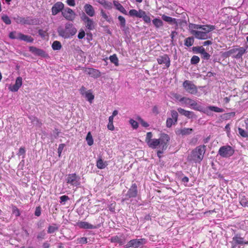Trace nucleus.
I'll list each match as a JSON object with an SVG mask.
<instances>
[{
	"label": "nucleus",
	"instance_id": "nucleus-22",
	"mask_svg": "<svg viewBox=\"0 0 248 248\" xmlns=\"http://www.w3.org/2000/svg\"><path fill=\"white\" fill-rule=\"evenodd\" d=\"M84 9L86 13L90 16H93L95 12L92 5L89 4H86L84 6Z\"/></svg>",
	"mask_w": 248,
	"mask_h": 248
},
{
	"label": "nucleus",
	"instance_id": "nucleus-29",
	"mask_svg": "<svg viewBox=\"0 0 248 248\" xmlns=\"http://www.w3.org/2000/svg\"><path fill=\"white\" fill-rule=\"evenodd\" d=\"M201 29L204 31V32H206L207 34L209 32L215 30V26L210 25H202Z\"/></svg>",
	"mask_w": 248,
	"mask_h": 248
},
{
	"label": "nucleus",
	"instance_id": "nucleus-59",
	"mask_svg": "<svg viewBox=\"0 0 248 248\" xmlns=\"http://www.w3.org/2000/svg\"><path fill=\"white\" fill-rule=\"evenodd\" d=\"M41 214V208L40 206L36 207L34 212L35 216L39 217Z\"/></svg>",
	"mask_w": 248,
	"mask_h": 248
},
{
	"label": "nucleus",
	"instance_id": "nucleus-12",
	"mask_svg": "<svg viewBox=\"0 0 248 248\" xmlns=\"http://www.w3.org/2000/svg\"><path fill=\"white\" fill-rule=\"evenodd\" d=\"M157 62L159 64H164L166 67L165 68H169L170 65V58L166 54L159 56L157 58ZM163 69H165V67H163Z\"/></svg>",
	"mask_w": 248,
	"mask_h": 248
},
{
	"label": "nucleus",
	"instance_id": "nucleus-56",
	"mask_svg": "<svg viewBox=\"0 0 248 248\" xmlns=\"http://www.w3.org/2000/svg\"><path fill=\"white\" fill-rule=\"evenodd\" d=\"M138 120L142 126L144 127H147L149 126V124L147 122H145L141 117H139L138 118Z\"/></svg>",
	"mask_w": 248,
	"mask_h": 248
},
{
	"label": "nucleus",
	"instance_id": "nucleus-41",
	"mask_svg": "<svg viewBox=\"0 0 248 248\" xmlns=\"http://www.w3.org/2000/svg\"><path fill=\"white\" fill-rule=\"evenodd\" d=\"M200 61V58L196 55L193 56L190 60V63L191 64H197Z\"/></svg>",
	"mask_w": 248,
	"mask_h": 248
},
{
	"label": "nucleus",
	"instance_id": "nucleus-32",
	"mask_svg": "<svg viewBox=\"0 0 248 248\" xmlns=\"http://www.w3.org/2000/svg\"><path fill=\"white\" fill-rule=\"evenodd\" d=\"M194 41V39L193 37H187L185 40L184 45L187 47L191 46L193 45Z\"/></svg>",
	"mask_w": 248,
	"mask_h": 248
},
{
	"label": "nucleus",
	"instance_id": "nucleus-30",
	"mask_svg": "<svg viewBox=\"0 0 248 248\" xmlns=\"http://www.w3.org/2000/svg\"><path fill=\"white\" fill-rule=\"evenodd\" d=\"M120 21V26L122 30L124 31L126 28V21L125 18L122 16H119L118 17Z\"/></svg>",
	"mask_w": 248,
	"mask_h": 248
},
{
	"label": "nucleus",
	"instance_id": "nucleus-31",
	"mask_svg": "<svg viewBox=\"0 0 248 248\" xmlns=\"http://www.w3.org/2000/svg\"><path fill=\"white\" fill-rule=\"evenodd\" d=\"M193 101H194L193 100H192V99H190L189 98L186 97H182L179 100L180 102H182V103H184L186 105H188L190 107H191V104H192Z\"/></svg>",
	"mask_w": 248,
	"mask_h": 248
},
{
	"label": "nucleus",
	"instance_id": "nucleus-62",
	"mask_svg": "<svg viewBox=\"0 0 248 248\" xmlns=\"http://www.w3.org/2000/svg\"><path fill=\"white\" fill-rule=\"evenodd\" d=\"M85 33L84 31L81 29L80 30L78 34V37L79 39H83L85 36Z\"/></svg>",
	"mask_w": 248,
	"mask_h": 248
},
{
	"label": "nucleus",
	"instance_id": "nucleus-25",
	"mask_svg": "<svg viewBox=\"0 0 248 248\" xmlns=\"http://www.w3.org/2000/svg\"><path fill=\"white\" fill-rule=\"evenodd\" d=\"M113 4L117 10H119L124 14L127 15V11L118 1H113Z\"/></svg>",
	"mask_w": 248,
	"mask_h": 248
},
{
	"label": "nucleus",
	"instance_id": "nucleus-39",
	"mask_svg": "<svg viewBox=\"0 0 248 248\" xmlns=\"http://www.w3.org/2000/svg\"><path fill=\"white\" fill-rule=\"evenodd\" d=\"M206 109L216 112H222L223 111V109L222 108L216 106H210L208 107Z\"/></svg>",
	"mask_w": 248,
	"mask_h": 248
},
{
	"label": "nucleus",
	"instance_id": "nucleus-42",
	"mask_svg": "<svg viewBox=\"0 0 248 248\" xmlns=\"http://www.w3.org/2000/svg\"><path fill=\"white\" fill-rule=\"evenodd\" d=\"M205 49L202 46H194L192 47V50L196 53L202 54Z\"/></svg>",
	"mask_w": 248,
	"mask_h": 248
},
{
	"label": "nucleus",
	"instance_id": "nucleus-58",
	"mask_svg": "<svg viewBox=\"0 0 248 248\" xmlns=\"http://www.w3.org/2000/svg\"><path fill=\"white\" fill-rule=\"evenodd\" d=\"M138 11L135 9L130 10L129 12V14L131 16H135L138 17Z\"/></svg>",
	"mask_w": 248,
	"mask_h": 248
},
{
	"label": "nucleus",
	"instance_id": "nucleus-35",
	"mask_svg": "<svg viewBox=\"0 0 248 248\" xmlns=\"http://www.w3.org/2000/svg\"><path fill=\"white\" fill-rule=\"evenodd\" d=\"M52 48L54 50H59L62 48L61 43L58 41L53 42L52 45Z\"/></svg>",
	"mask_w": 248,
	"mask_h": 248
},
{
	"label": "nucleus",
	"instance_id": "nucleus-50",
	"mask_svg": "<svg viewBox=\"0 0 248 248\" xmlns=\"http://www.w3.org/2000/svg\"><path fill=\"white\" fill-rule=\"evenodd\" d=\"M58 230V227H56L55 226H49L48 227L47 232L48 233H52L56 231H57Z\"/></svg>",
	"mask_w": 248,
	"mask_h": 248
},
{
	"label": "nucleus",
	"instance_id": "nucleus-6",
	"mask_svg": "<svg viewBox=\"0 0 248 248\" xmlns=\"http://www.w3.org/2000/svg\"><path fill=\"white\" fill-rule=\"evenodd\" d=\"M232 248H240V246L248 244V241L244 239L240 233L235 234L231 242Z\"/></svg>",
	"mask_w": 248,
	"mask_h": 248
},
{
	"label": "nucleus",
	"instance_id": "nucleus-14",
	"mask_svg": "<svg viewBox=\"0 0 248 248\" xmlns=\"http://www.w3.org/2000/svg\"><path fill=\"white\" fill-rule=\"evenodd\" d=\"M29 51L34 55L40 56L43 58L48 57V54L43 49L37 48L33 46H30Z\"/></svg>",
	"mask_w": 248,
	"mask_h": 248
},
{
	"label": "nucleus",
	"instance_id": "nucleus-15",
	"mask_svg": "<svg viewBox=\"0 0 248 248\" xmlns=\"http://www.w3.org/2000/svg\"><path fill=\"white\" fill-rule=\"evenodd\" d=\"M62 15L68 20L72 21L75 18V13L69 8H66L62 11Z\"/></svg>",
	"mask_w": 248,
	"mask_h": 248
},
{
	"label": "nucleus",
	"instance_id": "nucleus-10",
	"mask_svg": "<svg viewBox=\"0 0 248 248\" xmlns=\"http://www.w3.org/2000/svg\"><path fill=\"white\" fill-rule=\"evenodd\" d=\"M80 178L76 173H72L68 175L66 179V183L73 186H78L80 185Z\"/></svg>",
	"mask_w": 248,
	"mask_h": 248
},
{
	"label": "nucleus",
	"instance_id": "nucleus-44",
	"mask_svg": "<svg viewBox=\"0 0 248 248\" xmlns=\"http://www.w3.org/2000/svg\"><path fill=\"white\" fill-rule=\"evenodd\" d=\"M153 137V134L151 132H147L146 134V137L145 139V142L147 144H148L153 139H152Z\"/></svg>",
	"mask_w": 248,
	"mask_h": 248
},
{
	"label": "nucleus",
	"instance_id": "nucleus-57",
	"mask_svg": "<svg viewBox=\"0 0 248 248\" xmlns=\"http://www.w3.org/2000/svg\"><path fill=\"white\" fill-rule=\"evenodd\" d=\"M101 15L106 21L110 22L111 18H109L103 10H101Z\"/></svg>",
	"mask_w": 248,
	"mask_h": 248
},
{
	"label": "nucleus",
	"instance_id": "nucleus-11",
	"mask_svg": "<svg viewBox=\"0 0 248 248\" xmlns=\"http://www.w3.org/2000/svg\"><path fill=\"white\" fill-rule=\"evenodd\" d=\"M147 241L144 238L135 239L129 241L126 245V248L132 247L133 248H138L145 244Z\"/></svg>",
	"mask_w": 248,
	"mask_h": 248
},
{
	"label": "nucleus",
	"instance_id": "nucleus-34",
	"mask_svg": "<svg viewBox=\"0 0 248 248\" xmlns=\"http://www.w3.org/2000/svg\"><path fill=\"white\" fill-rule=\"evenodd\" d=\"M153 24L156 28L163 26V23L162 21L159 18H155L152 21Z\"/></svg>",
	"mask_w": 248,
	"mask_h": 248
},
{
	"label": "nucleus",
	"instance_id": "nucleus-53",
	"mask_svg": "<svg viewBox=\"0 0 248 248\" xmlns=\"http://www.w3.org/2000/svg\"><path fill=\"white\" fill-rule=\"evenodd\" d=\"M129 123L134 129H137L139 126L138 122L133 119H130L129 120Z\"/></svg>",
	"mask_w": 248,
	"mask_h": 248
},
{
	"label": "nucleus",
	"instance_id": "nucleus-4",
	"mask_svg": "<svg viewBox=\"0 0 248 248\" xmlns=\"http://www.w3.org/2000/svg\"><path fill=\"white\" fill-rule=\"evenodd\" d=\"M248 46L246 47H239L238 48H233L227 51H225L222 53L221 57L223 58H227L231 56L232 54L234 53L238 52L237 54L233 55L232 58L236 59H239L242 58L243 55L247 52V50Z\"/></svg>",
	"mask_w": 248,
	"mask_h": 248
},
{
	"label": "nucleus",
	"instance_id": "nucleus-21",
	"mask_svg": "<svg viewBox=\"0 0 248 248\" xmlns=\"http://www.w3.org/2000/svg\"><path fill=\"white\" fill-rule=\"evenodd\" d=\"M191 33L194 34L195 37L199 39H206L208 36L206 32L198 31L195 30L191 31Z\"/></svg>",
	"mask_w": 248,
	"mask_h": 248
},
{
	"label": "nucleus",
	"instance_id": "nucleus-40",
	"mask_svg": "<svg viewBox=\"0 0 248 248\" xmlns=\"http://www.w3.org/2000/svg\"><path fill=\"white\" fill-rule=\"evenodd\" d=\"M20 32H16V31H13L10 32L9 34V37L11 39H18V36H19Z\"/></svg>",
	"mask_w": 248,
	"mask_h": 248
},
{
	"label": "nucleus",
	"instance_id": "nucleus-38",
	"mask_svg": "<svg viewBox=\"0 0 248 248\" xmlns=\"http://www.w3.org/2000/svg\"><path fill=\"white\" fill-rule=\"evenodd\" d=\"M240 204L244 207H248V200L245 197V196H242L240 197Z\"/></svg>",
	"mask_w": 248,
	"mask_h": 248
},
{
	"label": "nucleus",
	"instance_id": "nucleus-49",
	"mask_svg": "<svg viewBox=\"0 0 248 248\" xmlns=\"http://www.w3.org/2000/svg\"><path fill=\"white\" fill-rule=\"evenodd\" d=\"M175 123L172 118H168L166 121V126L167 127H170Z\"/></svg>",
	"mask_w": 248,
	"mask_h": 248
},
{
	"label": "nucleus",
	"instance_id": "nucleus-27",
	"mask_svg": "<svg viewBox=\"0 0 248 248\" xmlns=\"http://www.w3.org/2000/svg\"><path fill=\"white\" fill-rule=\"evenodd\" d=\"M191 107L192 108L196 110H198L201 112H203L205 113L206 110H204L203 107L197 104V103L195 101H193L192 104H191Z\"/></svg>",
	"mask_w": 248,
	"mask_h": 248
},
{
	"label": "nucleus",
	"instance_id": "nucleus-54",
	"mask_svg": "<svg viewBox=\"0 0 248 248\" xmlns=\"http://www.w3.org/2000/svg\"><path fill=\"white\" fill-rule=\"evenodd\" d=\"M60 203L62 204H65V202L69 200L68 196L63 195L60 197Z\"/></svg>",
	"mask_w": 248,
	"mask_h": 248
},
{
	"label": "nucleus",
	"instance_id": "nucleus-61",
	"mask_svg": "<svg viewBox=\"0 0 248 248\" xmlns=\"http://www.w3.org/2000/svg\"><path fill=\"white\" fill-rule=\"evenodd\" d=\"M146 14V12L141 9L139 10L138 12V17L139 18H143Z\"/></svg>",
	"mask_w": 248,
	"mask_h": 248
},
{
	"label": "nucleus",
	"instance_id": "nucleus-24",
	"mask_svg": "<svg viewBox=\"0 0 248 248\" xmlns=\"http://www.w3.org/2000/svg\"><path fill=\"white\" fill-rule=\"evenodd\" d=\"M18 40L28 43H32L34 40L33 38L31 36L25 35L21 32H20L19 36H18Z\"/></svg>",
	"mask_w": 248,
	"mask_h": 248
},
{
	"label": "nucleus",
	"instance_id": "nucleus-23",
	"mask_svg": "<svg viewBox=\"0 0 248 248\" xmlns=\"http://www.w3.org/2000/svg\"><path fill=\"white\" fill-rule=\"evenodd\" d=\"M162 18L163 20L170 24L175 25V26L178 25V23L176 18H172L171 17L165 15H162Z\"/></svg>",
	"mask_w": 248,
	"mask_h": 248
},
{
	"label": "nucleus",
	"instance_id": "nucleus-64",
	"mask_svg": "<svg viewBox=\"0 0 248 248\" xmlns=\"http://www.w3.org/2000/svg\"><path fill=\"white\" fill-rule=\"evenodd\" d=\"M177 111L180 114H181V115H183L185 116H186V113L187 111V110H186L182 108H178Z\"/></svg>",
	"mask_w": 248,
	"mask_h": 248
},
{
	"label": "nucleus",
	"instance_id": "nucleus-45",
	"mask_svg": "<svg viewBox=\"0 0 248 248\" xmlns=\"http://www.w3.org/2000/svg\"><path fill=\"white\" fill-rule=\"evenodd\" d=\"M238 132L239 134L243 137H248V131H246L241 128H238Z\"/></svg>",
	"mask_w": 248,
	"mask_h": 248
},
{
	"label": "nucleus",
	"instance_id": "nucleus-33",
	"mask_svg": "<svg viewBox=\"0 0 248 248\" xmlns=\"http://www.w3.org/2000/svg\"><path fill=\"white\" fill-rule=\"evenodd\" d=\"M109 59L111 62L114 64L116 66L119 65V60L116 54H113L109 57Z\"/></svg>",
	"mask_w": 248,
	"mask_h": 248
},
{
	"label": "nucleus",
	"instance_id": "nucleus-17",
	"mask_svg": "<svg viewBox=\"0 0 248 248\" xmlns=\"http://www.w3.org/2000/svg\"><path fill=\"white\" fill-rule=\"evenodd\" d=\"M64 4L62 2H56L52 7V14L53 15H56L59 12H62Z\"/></svg>",
	"mask_w": 248,
	"mask_h": 248
},
{
	"label": "nucleus",
	"instance_id": "nucleus-9",
	"mask_svg": "<svg viewBox=\"0 0 248 248\" xmlns=\"http://www.w3.org/2000/svg\"><path fill=\"white\" fill-rule=\"evenodd\" d=\"M183 86L186 91L190 94H195L198 92L196 86L190 80H185L183 83Z\"/></svg>",
	"mask_w": 248,
	"mask_h": 248
},
{
	"label": "nucleus",
	"instance_id": "nucleus-37",
	"mask_svg": "<svg viewBox=\"0 0 248 248\" xmlns=\"http://www.w3.org/2000/svg\"><path fill=\"white\" fill-rule=\"evenodd\" d=\"M86 140L87 142V144L89 145V146H91L93 144V137H92V135L91 133L90 132H88L87 135V136H86Z\"/></svg>",
	"mask_w": 248,
	"mask_h": 248
},
{
	"label": "nucleus",
	"instance_id": "nucleus-60",
	"mask_svg": "<svg viewBox=\"0 0 248 248\" xmlns=\"http://www.w3.org/2000/svg\"><path fill=\"white\" fill-rule=\"evenodd\" d=\"M45 235H46V233L44 232V231H42L38 233V234L37 236V238L39 240L43 239H44Z\"/></svg>",
	"mask_w": 248,
	"mask_h": 248
},
{
	"label": "nucleus",
	"instance_id": "nucleus-48",
	"mask_svg": "<svg viewBox=\"0 0 248 248\" xmlns=\"http://www.w3.org/2000/svg\"><path fill=\"white\" fill-rule=\"evenodd\" d=\"M12 212L16 217H19L20 215V213L19 209L16 206H12Z\"/></svg>",
	"mask_w": 248,
	"mask_h": 248
},
{
	"label": "nucleus",
	"instance_id": "nucleus-16",
	"mask_svg": "<svg viewBox=\"0 0 248 248\" xmlns=\"http://www.w3.org/2000/svg\"><path fill=\"white\" fill-rule=\"evenodd\" d=\"M193 131V129L190 128H178L175 130V133L177 135L182 136H187L191 134Z\"/></svg>",
	"mask_w": 248,
	"mask_h": 248
},
{
	"label": "nucleus",
	"instance_id": "nucleus-7",
	"mask_svg": "<svg viewBox=\"0 0 248 248\" xmlns=\"http://www.w3.org/2000/svg\"><path fill=\"white\" fill-rule=\"evenodd\" d=\"M233 149L230 146H223L218 151V154L222 157L228 158L234 154Z\"/></svg>",
	"mask_w": 248,
	"mask_h": 248
},
{
	"label": "nucleus",
	"instance_id": "nucleus-52",
	"mask_svg": "<svg viewBox=\"0 0 248 248\" xmlns=\"http://www.w3.org/2000/svg\"><path fill=\"white\" fill-rule=\"evenodd\" d=\"M186 117H187L189 119L196 118V115L194 114V113L192 111H190L187 110Z\"/></svg>",
	"mask_w": 248,
	"mask_h": 248
},
{
	"label": "nucleus",
	"instance_id": "nucleus-13",
	"mask_svg": "<svg viewBox=\"0 0 248 248\" xmlns=\"http://www.w3.org/2000/svg\"><path fill=\"white\" fill-rule=\"evenodd\" d=\"M81 19L84 22L86 27L90 31L94 29V23L93 21L87 16L84 13L81 16Z\"/></svg>",
	"mask_w": 248,
	"mask_h": 248
},
{
	"label": "nucleus",
	"instance_id": "nucleus-2",
	"mask_svg": "<svg viewBox=\"0 0 248 248\" xmlns=\"http://www.w3.org/2000/svg\"><path fill=\"white\" fill-rule=\"evenodd\" d=\"M206 146L201 145L196 147L193 149L190 155L187 156V160L194 161L195 163H200L203 159L204 155L206 151Z\"/></svg>",
	"mask_w": 248,
	"mask_h": 248
},
{
	"label": "nucleus",
	"instance_id": "nucleus-28",
	"mask_svg": "<svg viewBox=\"0 0 248 248\" xmlns=\"http://www.w3.org/2000/svg\"><path fill=\"white\" fill-rule=\"evenodd\" d=\"M99 3L103 5L104 7L107 9H111L112 8V4L111 2L106 0H100Z\"/></svg>",
	"mask_w": 248,
	"mask_h": 248
},
{
	"label": "nucleus",
	"instance_id": "nucleus-20",
	"mask_svg": "<svg viewBox=\"0 0 248 248\" xmlns=\"http://www.w3.org/2000/svg\"><path fill=\"white\" fill-rule=\"evenodd\" d=\"M77 225L80 228L84 229H96L98 226H94L85 221H80L77 223Z\"/></svg>",
	"mask_w": 248,
	"mask_h": 248
},
{
	"label": "nucleus",
	"instance_id": "nucleus-55",
	"mask_svg": "<svg viewBox=\"0 0 248 248\" xmlns=\"http://www.w3.org/2000/svg\"><path fill=\"white\" fill-rule=\"evenodd\" d=\"M78 243L81 244H87L88 243L87 238L86 237H81L77 239Z\"/></svg>",
	"mask_w": 248,
	"mask_h": 248
},
{
	"label": "nucleus",
	"instance_id": "nucleus-18",
	"mask_svg": "<svg viewBox=\"0 0 248 248\" xmlns=\"http://www.w3.org/2000/svg\"><path fill=\"white\" fill-rule=\"evenodd\" d=\"M85 72L91 77L95 78H99L101 76V72L98 70L94 68H87Z\"/></svg>",
	"mask_w": 248,
	"mask_h": 248
},
{
	"label": "nucleus",
	"instance_id": "nucleus-43",
	"mask_svg": "<svg viewBox=\"0 0 248 248\" xmlns=\"http://www.w3.org/2000/svg\"><path fill=\"white\" fill-rule=\"evenodd\" d=\"M188 27H189V29H190V30H191V31H192V30H194V29L198 30V29H202V25L190 23L188 25Z\"/></svg>",
	"mask_w": 248,
	"mask_h": 248
},
{
	"label": "nucleus",
	"instance_id": "nucleus-51",
	"mask_svg": "<svg viewBox=\"0 0 248 248\" xmlns=\"http://www.w3.org/2000/svg\"><path fill=\"white\" fill-rule=\"evenodd\" d=\"M202 58L205 60H208L211 56L210 55L205 51V49L203 50V51L202 53Z\"/></svg>",
	"mask_w": 248,
	"mask_h": 248
},
{
	"label": "nucleus",
	"instance_id": "nucleus-19",
	"mask_svg": "<svg viewBox=\"0 0 248 248\" xmlns=\"http://www.w3.org/2000/svg\"><path fill=\"white\" fill-rule=\"evenodd\" d=\"M22 84V78L20 77H18L16 80V82L14 85L9 87V89L12 92H17L19 88Z\"/></svg>",
	"mask_w": 248,
	"mask_h": 248
},
{
	"label": "nucleus",
	"instance_id": "nucleus-3",
	"mask_svg": "<svg viewBox=\"0 0 248 248\" xmlns=\"http://www.w3.org/2000/svg\"><path fill=\"white\" fill-rule=\"evenodd\" d=\"M59 36L64 38H69L74 35L77 32V29L73 24L71 23H67L65 24V28L59 27L57 30Z\"/></svg>",
	"mask_w": 248,
	"mask_h": 248
},
{
	"label": "nucleus",
	"instance_id": "nucleus-5",
	"mask_svg": "<svg viewBox=\"0 0 248 248\" xmlns=\"http://www.w3.org/2000/svg\"><path fill=\"white\" fill-rule=\"evenodd\" d=\"M14 19L17 23L22 24L23 25H37L39 23L38 19L33 18L31 16L23 17L17 16L14 17Z\"/></svg>",
	"mask_w": 248,
	"mask_h": 248
},
{
	"label": "nucleus",
	"instance_id": "nucleus-26",
	"mask_svg": "<svg viewBox=\"0 0 248 248\" xmlns=\"http://www.w3.org/2000/svg\"><path fill=\"white\" fill-rule=\"evenodd\" d=\"M107 165V162L106 161H104L101 157L97 161L96 166L99 169H103L105 168Z\"/></svg>",
	"mask_w": 248,
	"mask_h": 248
},
{
	"label": "nucleus",
	"instance_id": "nucleus-63",
	"mask_svg": "<svg viewBox=\"0 0 248 248\" xmlns=\"http://www.w3.org/2000/svg\"><path fill=\"white\" fill-rule=\"evenodd\" d=\"M177 111L180 114H181V115H183L185 116H186V113L187 111V110H186L182 108H178Z\"/></svg>",
	"mask_w": 248,
	"mask_h": 248
},
{
	"label": "nucleus",
	"instance_id": "nucleus-47",
	"mask_svg": "<svg viewBox=\"0 0 248 248\" xmlns=\"http://www.w3.org/2000/svg\"><path fill=\"white\" fill-rule=\"evenodd\" d=\"M171 118H172V119L174 121V122H177L178 116V112L174 110H172L171 111Z\"/></svg>",
	"mask_w": 248,
	"mask_h": 248
},
{
	"label": "nucleus",
	"instance_id": "nucleus-46",
	"mask_svg": "<svg viewBox=\"0 0 248 248\" xmlns=\"http://www.w3.org/2000/svg\"><path fill=\"white\" fill-rule=\"evenodd\" d=\"M2 21L7 25H9L11 23V21L7 15H3L1 17Z\"/></svg>",
	"mask_w": 248,
	"mask_h": 248
},
{
	"label": "nucleus",
	"instance_id": "nucleus-8",
	"mask_svg": "<svg viewBox=\"0 0 248 248\" xmlns=\"http://www.w3.org/2000/svg\"><path fill=\"white\" fill-rule=\"evenodd\" d=\"M137 186L135 183L132 184L130 188L128 189L127 192L125 195V197L122 199L121 202L123 203L125 201L128 200L130 198H135L137 197Z\"/></svg>",
	"mask_w": 248,
	"mask_h": 248
},
{
	"label": "nucleus",
	"instance_id": "nucleus-1",
	"mask_svg": "<svg viewBox=\"0 0 248 248\" xmlns=\"http://www.w3.org/2000/svg\"><path fill=\"white\" fill-rule=\"evenodd\" d=\"M170 139L168 134H162L158 139H153L147 145L152 149H167Z\"/></svg>",
	"mask_w": 248,
	"mask_h": 248
},
{
	"label": "nucleus",
	"instance_id": "nucleus-36",
	"mask_svg": "<svg viewBox=\"0 0 248 248\" xmlns=\"http://www.w3.org/2000/svg\"><path fill=\"white\" fill-rule=\"evenodd\" d=\"M87 93H85L84 96L86 98V99L90 102L92 103L93 100L94 99V95L93 94V93L91 92V91H89Z\"/></svg>",
	"mask_w": 248,
	"mask_h": 248
}]
</instances>
